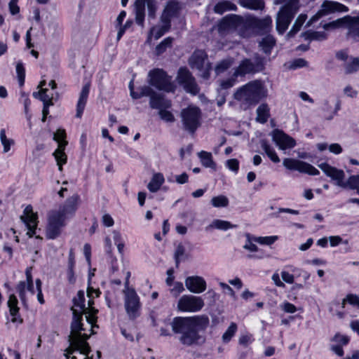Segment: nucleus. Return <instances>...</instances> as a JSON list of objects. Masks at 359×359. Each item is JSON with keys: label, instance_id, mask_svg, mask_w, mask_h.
I'll return each instance as SVG.
<instances>
[{"label": "nucleus", "instance_id": "11", "mask_svg": "<svg viewBox=\"0 0 359 359\" xmlns=\"http://www.w3.org/2000/svg\"><path fill=\"white\" fill-rule=\"evenodd\" d=\"M203 299L198 296L184 294L178 300L177 309L182 312H198L204 306Z\"/></svg>", "mask_w": 359, "mask_h": 359}, {"label": "nucleus", "instance_id": "47", "mask_svg": "<svg viewBox=\"0 0 359 359\" xmlns=\"http://www.w3.org/2000/svg\"><path fill=\"white\" fill-rule=\"evenodd\" d=\"M306 39L309 40H324L326 39V34L323 32H309L302 34Z\"/></svg>", "mask_w": 359, "mask_h": 359}, {"label": "nucleus", "instance_id": "60", "mask_svg": "<svg viewBox=\"0 0 359 359\" xmlns=\"http://www.w3.org/2000/svg\"><path fill=\"white\" fill-rule=\"evenodd\" d=\"M281 278L283 281L290 284L293 283L294 280V276L290 273L289 272L285 271L281 272Z\"/></svg>", "mask_w": 359, "mask_h": 359}, {"label": "nucleus", "instance_id": "51", "mask_svg": "<svg viewBox=\"0 0 359 359\" xmlns=\"http://www.w3.org/2000/svg\"><path fill=\"white\" fill-rule=\"evenodd\" d=\"M245 236H246V242H245V244L243 245V248L245 250H248L250 252H257L258 248L254 243L255 241L252 239L253 236H252L249 233H247Z\"/></svg>", "mask_w": 359, "mask_h": 359}, {"label": "nucleus", "instance_id": "62", "mask_svg": "<svg viewBox=\"0 0 359 359\" xmlns=\"http://www.w3.org/2000/svg\"><path fill=\"white\" fill-rule=\"evenodd\" d=\"M329 151L334 154H339L342 152V148L338 143L331 144L329 147Z\"/></svg>", "mask_w": 359, "mask_h": 359}, {"label": "nucleus", "instance_id": "52", "mask_svg": "<svg viewBox=\"0 0 359 359\" xmlns=\"http://www.w3.org/2000/svg\"><path fill=\"white\" fill-rule=\"evenodd\" d=\"M148 9V15L151 18H154L157 10L156 0H144Z\"/></svg>", "mask_w": 359, "mask_h": 359}, {"label": "nucleus", "instance_id": "35", "mask_svg": "<svg viewBox=\"0 0 359 359\" xmlns=\"http://www.w3.org/2000/svg\"><path fill=\"white\" fill-rule=\"evenodd\" d=\"M8 306L9 307L10 313L13 317L12 318V322H17L18 319L16 316L18 313L19 308L18 306V299L14 294L10 295L8 301Z\"/></svg>", "mask_w": 359, "mask_h": 359}, {"label": "nucleus", "instance_id": "9", "mask_svg": "<svg viewBox=\"0 0 359 359\" xmlns=\"http://www.w3.org/2000/svg\"><path fill=\"white\" fill-rule=\"evenodd\" d=\"M149 83L160 90L170 92L174 90V85L171 77L160 69H156L149 72Z\"/></svg>", "mask_w": 359, "mask_h": 359}, {"label": "nucleus", "instance_id": "59", "mask_svg": "<svg viewBox=\"0 0 359 359\" xmlns=\"http://www.w3.org/2000/svg\"><path fill=\"white\" fill-rule=\"evenodd\" d=\"M18 0H11L9 2V10L12 15H15L19 13L20 8L18 6Z\"/></svg>", "mask_w": 359, "mask_h": 359}, {"label": "nucleus", "instance_id": "14", "mask_svg": "<svg viewBox=\"0 0 359 359\" xmlns=\"http://www.w3.org/2000/svg\"><path fill=\"white\" fill-rule=\"evenodd\" d=\"M177 81L180 85L183 86L186 92L192 95L198 93L199 88L195 79L187 68H180L177 76Z\"/></svg>", "mask_w": 359, "mask_h": 359}, {"label": "nucleus", "instance_id": "16", "mask_svg": "<svg viewBox=\"0 0 359 359\" xmlns=\"http://www.w3.org/2000/svg\"><path fill=\"white\" fill-rule=\"evenodd\" d=\"M245 20L238 15H229L225 16L219 24V30L220 32L229 29H242L245 27Z\"/></svg>", "mask_w": 359, "mask_h": 359}, {"label": "nucleus", "instance_id": "23", "mask_svg": "<svg viewBox=\"0 0 359 359\" xmlns=\"http://www.w3.org/2000/svg\"><path fill=\"white\" fill-rule=\"evenodd\" d=\"M262 71V64L257 63L254 65L253 62L249 59L242 61L238 69L236 70L234 75H241L250 73H254Z\"/></svg>", "mask_w": 359, "mask_h": 359}, {"label": "nucleus", "instance_id": "27", "mask_svg": "<svg viewBox=\"0 0 359 359\" xmlns=\"http://www.w3.org/2000/svg\"><path fill=\"white\" fill-rule=\"evenodd\" d=\"M135 21L137 25L141 27L144 26V10H145V1L136 0L135 2Z\"/></svg>", "mask_w": 359, "mask_h": 359}, {"label": "nucleus", "instance_id": "53", "mask_svg": "<svg viewBox=\"0 0 359 359\" xmlns=\"http://www.w3.org/2000/svg\"><path fill=\"white\" fill-rule=\"evenodd\" d=\"M16 72L18 74L19 84L20 86H22L25 82V69L21 62H18L16 65Z\"/></svg>", "mask_w": 359, "mask_h": 359}, {"label": "nucleus", "instance_id": "33", "mask_svg": "<svg viewBox=\"0 0 359 359\" xmlns=\"http://www.w3.org/2000/svg\"><path fill=\"white\" fill-rule=\"evenodd\" d=\"M241 6L251 10H262L264 7V0H239Z\"/></svg>", "mask_w": 359, "mask_h": 359}, {"label": "nucleus", "instance_id": "44", "mask_svg": "<svg viewBox=\"0 0 359 359\" xmlns=\"http://www.w3.org/2000/svg\"><path fill=\"white\" fill-rule=\"evenodd\" d=\"M172 42V39L170 37H167L163 39L158 46H156L155 48V53L157 55H160L163 53L166 49L171 46Z\"/></svg>", "mask_w": 359, "mask_h": 359}, {"label": "nucleus", "instance_id": "38", "mask_svg": "<svg viewBox=\"0 0 359 359\" xmlns=\"http://www.w3.org/2000/svg\"><path fill=\"white\" fill-rule=\"evenodd\" d=\"M307 18L306 15L304 14H300L296 20L294 21V23L290 29V31L287 33L288 37L293 36L297 32H299L302 27L303 24L305 22Z\"/></svg>", "mask_w": 359, "mask_h": 359}, {"label": "nucleus", "instance_id": "46", "mask_svg": "<svg viewBox=\"0 0 359 359\" xmlns=\"http://www.w3.org/2000/svg\"><path fill=\"white\" fill-rule=\"evenodd\" d=\"M233 60L231 59H225L219 62L215 67V71L216 74H219L226 69H228L232 65Z\"/></svg>", "mask_w": 359, "mask_h": 359}, {"label": "nucleus", "instance_id": "61", "mask_svg": "<svg viewBox=\"0 0 359 359\" xmlns=\"http://www.w3.org/2000/svg\"><path fill=\"white\" fill-rule=\"evenodd\" d=\"M344 93L348 97L351 98L356 97L358 95V91L354 90L351 86H347L344 89Z\"/></svg>", "mask_w": 359, "mask_h": 359}, {"label": "nucleus", "instance_id": "24", "mask_svg": "<svg viewBox=\"0 0 359 359\" xmlns=\"http://www.w3.org/2000/svg\"><path fill=\"white\" fill-rule=\"evenodd\" d=\"M180 9L179 3L175 0H170L161 14V22H168L170 23L171 18L174 17Z\"/></svg>", "mask_w": 359, "mask_h": 359}, {"label": "nucleus", "instance_id": "15", "mask_svg": "<svg viewBox=\"0 0 359 359\" xmlns=\"http://www.w3.org/2000/svg\"><path fill=\"white\" fill-rule=\"evenodd\" d=\"M283 165L290 170H297L310 175L319 174V171L312 165L298 159L285 158L283 161Z\"/></svg>", "mask_w": 359, "mask_h": 359}, {"label": "nucleus", "instance_id": "48", "mask_svg": "<svg viewBox=\"0 0 359 359\" xmlns=\"http://www.w3.org/2000/svg\"><path fill=\"white\" fill-rule=\"evenodd\" d=\"M236 330L237 325L235 323H231L222 336L223 341L224 342L229 341L232 337L235 334Z\"/></svg>", "mask_w": 359, "mask_h": 359}, {"label": "nucleus", "instance_id": "31", "mask_svg": "<svg viewBox=\"0 0 359 359\" xmlns=\"http://www.w3.org/2000/svg\"><path fill=\"white\" fill-rule=\"evenodd\" d=\"M142 97L149 96L150 97L149 104L151 105V100H154L156 102H159L164 97L159 93H156L150 86H144L140 88Z\"/></svg>", "mask_w": 359, "mask_h": 359}, {"label": "nucleus", "instance_id": "29", "mask_svg": "<svg viewBox=\"0 0 359 359\" xmlns=\"http://www.w3.org/2000/svg\"><path fill=\"white\" fill-rule=\"evenodd\" d=\"M162 25L155 26L151 29L147 40L151 39V36H154L155 39H158L170 28V23L168 22H161Z\"/></svg>", "mask_w": 359, "mask_h": 359}, {"label": "nucleus", "instance_id": "3", "mask_svg": "<svg viewBox=\"0 0 359 359\" xmlns=\"http://www.w3.org/2000/svg\"><path fill=\"white\" fill-rule=\"evenodd\" d=\"M207 317H176L171 323L172 331L181 334L180 341L184 345L190 346L199 339L198 330L205 329L208 325Z\"/></svg>", "mask_w": 359, "mask_h": 359}, {"label": "nucleus", "instance_id": "39", "mask_svg": "<svg viewBox=\"0 0 359 359\" xmlns=\"http://www.w3.org/2000/svg\"><path fill=\"white\" fill-rule=\"evenodd\" d=\"M47 88H42L41 90H39L37 93H34L33 96L35 98L40 99L43 104H53V94H48Z\"/></svg>", "mask_w": 359, "mask_h": 359}, {"label": "nucleus", "instance_id": "28", "mask_svg": "<svg viewBox=\"0 0 359 359\" xmlns=\"http://www.w3.org/2000/svg\"><path fill=\"white\" fill-rule=\"evenodd\" d=\"M256 121L260 123H265L267 122L270 116V109L267 104H261L256 110Z\"/></svg>", "mask_w": 359, "mask_h": 359}, {"label": "nucleus", "instance_id": "34", "mask_svg": "<svg viewBox=\"0 0 359 359\" xmlns=\"http://www.w3.org/2000/svg\"><path fill=\"white\" fill-rule=\"evenodd\" d=\"M344 68L347 74H353L359 70V58L351 57L349 60L344 63Z\"/></svg>", "mask_w": 359, "mask_h": 359}, {"label": "nucleus", "instance_id": "4", "mask_svg": "<svg viewBox=\"0 0 359 359\" xmlns=\"http://www.w3.org/2000/svg\"><path fill=\"white\" fill-rule=\"evenodd\" d=\"M268 96V90L263 81L254 80L238 88L233 93V98L245 109L258 104Z\"/></svg>", "mask_w": 359, "mask_h": 359}, {"label": "nucleus", "instance_id": "55", "mask_svg": "<svg viewBox=\"0 0 359 359\" xmlns=\"http://www.w3.org/2000/svg\"><path fill=\"white\" fill-rule=\"evenodd\" d=\"M226 165L229 170L233 171L236 173L239 169V161L236 158H231L226 161Z\"/></svg>", "mask_w": 359, "mask_h": 359}, {"label": "nucleus", "instance_id": "50", "mask_svg": "<svg viewBox=\"0 0 359 359\" xmlns=\"http://www.w3.org/2000/svg\"><path fill=\"white\" fill-rule=\"evenodd\" d=\"M348 302L351 305L357 306L359 308V297L356 294H349L346 295V298H344L342 301V307L344 308L345 304Z\"/></svg>", "mask_w": 359, "mask_h": 359}, {"label": "nucleus", "instance_id": "40", "mask_svg": "<svg viewBox=\"0 0 359 359\" xmlns=\"http://www.w3.org/2000/svg\"><path fill=\"white\" fill-rule=\"evenodd\" d=\"M198 157L201 159V163L206 168H213L215 164L212 160L211 153L201 151L198 153Z\"/></svg>", "mask_w": 359, "mask_h": 359}, {"label": "nucleus", "instance_id": "8", "mask_svg": "<svg viewBox=\"0 0 359 359\" xmlns=\"http://www.w3.org/2000/svg\"><path fill=\"white\" fill-rule=\"evenodd\" d=\"M79 292H82L83 294V299L82 301V303L83 304V311H81L80 313H79V315H81V321L83 322V315L85 314L86 315V323H87V320H88V317H90V318H93L95 319V321L93 322V328L94 327H97L98 326L96 325V321H97V317L95 316V315L97 314V310L95 309V308H93L92 306V304L94 303L93 302V298L94 297L93 296V294H95V296L96 297H99V295L100 294V291L99 289H94L93 287H88V290H87V296L89 297V300H88V306H86L85 304V296H84V292L83 291H79L77 294H76V297H75L73 299V302H74V305L72 307V313L74 314V308H77L79 309L78 306H76V304H75V299H76L79 297Z\"/></svg>", "mask_w": 359, "mask_h": 359}, {"label": "nucleus", "instance_id": "18", "mask_svg": "<svg viewBox=\"0 0 359 359\" xmlns=\"http://www.w3.org/2000/svg\"><path fill=\"white\" fill-rule=\"evenodd\" d=\"M171 106L170 100L165 98H163L159 102H156L154 100H152L151 103L152 109L158 110V115L161 119L168 123H173L175 121L174 115L168 110Z\"/></svg>", "mask_w": 359, "mask_h": 359}, {"label": "nucleus", "instance_id": "54", "mask_svg": "<svg viewBox=\"0 0 359 359\" xmlns=\"http://www.w3.org/2000/svg\"><path fill=\"white\" fill-rule=\"evenodd\" d=\"M27 287V283H26L25 281H20L18 286L17 290L19 293V296L22 302H25V290Z\"/></svg>", "mask_w": 359, "mask_h": 359}, {"label": "nucleus", "instance_id": "64", "mask_svg": "<svg viewBox=\"0 0 359 359\" xmlns=\"http://www.w3.org/2000/svg\"><path fill=\"white\" fill-rule=\"evenodd\" d=\"M102 222L104 226L109 227L114 225L113 218L108 214H105L102 216Z\"/></svg>", "mask_w": 359, "mask_h": 359}, {"label": "nucleus", "instance_id": "45", "mask_svg": "<svg viewBox=\"0 0 359 359\" xmlns=\"http://www.w3.org/2000/svg\"><path fill=\"white\" fill-rule=\"evenodd\" d=\"M278 237L277 236L252 237L255 242L266 245H272L278 240Z\"/></svg>", "mask_w": 359, "mask_h": 359}, {"label": "nucleus", "instance_id": "17", "mask_svg": "<svg viewBox=\"0 0 359 359\" xmlns=\"http://www.w3.org/2000/svg\"><path fill=\"white\" fill-rule=\"evenodd\" d=\"M318 167L327 177L335 182L337 186L345 189L346 181H345V173L342 170L332 167L326 163L319 164Z\"/></svg>", "mask_w": 359, "mask_h": 359}, {"label": "nucleus", "instance_id": "7", "mask_svg": "<svg viewBox=\"0 0 359 359\" xmlns=\"http://www.w3.org/2000/svg\"><path fill=\"white\" fill-rule=\"evenodd\" d=\"M189 65L191 69L199 72V75L205 79L210 76L211 64L208 60V55L201 50H196L189 59Z\"/></svg>", "mask_w": 359, "mask_h": 359}, {"label": "nucleus", "instance_id": "12", "mask_svg": "<svg viewBox=\"0 0 359 359\" xmlns=\"http://www.w3.org/2000/svg\"><path fill=\"white\" fill-rule=\"evenodd\" d=\"M66 133L63 129H58L53 135V140L58 143L57 149L54 151L53 156L57 161L58 169L62 170V165L67 163V157L65 153V149L67 145L65 140Z\"/></svg>", "mask_w": 359, "mask_h": 359}, {"label": "nucleus", "instance_id": "25", "mask_svg": "<svg viewBox=\"0 0 359 359\" xmlns=\"http://www.w3.org/2000/svg\"><path fill=\"white\" fill-rule=\"evenodd\" d=\"M90 84L89 82L86 83L82 88L80 93L79 100L76 105V116L81 118L84 111L88 94L90 92Z\"/></svg>", "mask_w": 359, "mask_h": 359}, {"label": "nucleus", "instance_id": "6", "mask_svg": "<svg viewBox=\"0 0 359 359\" xmlns=\"http://www.w3.org/2000/svg\"><path fill=\"white\" fill-rule=\"evenodd\" d=\"M180 118L183 129L194 134L201 126V111L194 105H189L181 110Z\"/></svg>", "mask_w": 359, "mask_h": 359}, {"label": "nucleus", "instance_id": "13", "mask_svg": "<svg viewBox=\"0 0 359 359\" xmlns=\"http://www.w3.org/2000/svg\"><path fill=\"white\" fill-rule=\"evenodd\" d=\"M348 11V8L342 4L334 1L325 0L320 10L308 21L306 26H310L313 22L330 13L347 12Z\"/></svg>", "mask_w": 359, "mask_h": 359}, {"label": "nucleus", "instance_id": "37", "mask_svg": "<svg viewBox=\"0 0 359 359\" xmlns=\"http://www.w3.org/2000/svg\"><path fill=\"white\" fill-rule=\"evenodd\" d=\"M262 148L268 156V157L273 162V163H279L280 158L277 155L274 149L269 145L266 141H263L262 142Z\"/></svg>", "mask_w": 359, "mask_h": 359}, {"label": "nucleus", "instance_id": "20", "mask_svg": "<svg viewBox=\"0 0 359 359\" xmlns=\"http://www.w3.org/2000/svg\"><path fill=\"white\" fill-rule=\"evenodd\" d=\"M21 220L26 224L28 229L27 234L32 237L36 233V229L38 224L37 215L34 213L31 205H27L20 216Z\"/></svg>", "mask_w": 359, "mask_h": 359}, {"label": "nucleus", "instance_id": "5", "mask_svg": "<svg viewBox=\"0 0 359 359\" xmlns=\"http://www.w3.org/2000/svg\"><path fill=\"white\" fill-rule=\"evenodd\" d=\"M299 9V0H288L280 8L276 17V30L283 34L288 28L292 18Z\"/></svg>", "mask_w": 359, "mask_h": 359}, {"label": "nucleus", "instance_id": "41", "mask_svg": "<svg viewBox=\"0 0 359 359\" xmlns=\"http://www.w3.org/2000/svg\"><path fill=\"white\" fill-rule=\"evenodd\" d=\"M236 225L232 224L228 221H224L222 219H215L209 226V227H212L224 231H226L229 229L236 228Z\"/></svg>", "mask_w": 359, "mask_h": 359}, {"label": "nucleus", "instance_id": "32", "mask_svg": "<svg viewBox=\"0 0 359 359\" xmlns=\"http://www.w3.org/2000/svg\"><path fill=\"white\" fill-rule=\"evenodd\" d=\"M237 6L229 1H222L214 7V11L218 14H222L226 11H236Z\"/></svg>", "mask_w": 359, "mask_h": 359}, {"label": "nucleus", "instance_id": "49", "mask_svg": "<svg viewBox=\"0 0 359 359\" xmlns=\"http://www.w3.org/2000/svg\"><path fill=\"white\" fill-rule=\"evenodd\" d=\"M344 17L342 18L337 19V20L330 22L329 23H325L323 25V27L325 30L337 29L339 27H344Z\"/></svg>", "mask_w": 359, "mask_h": 359}, {"label": "nucleus", "instance_id": "1", "mask_svg": "<svg viewBox=\"0 0 359 359\" xmlns=\"http://www.w3.org/2000/svg\"><path fill=\"white\" fill-rule=\"evenodd\" d=\"M79 297L75 299L76 306L79 307L74 308V318L71 323V332L69 335V346L66 350L65 355L67 359H77L74 355H72L75 351H79L81 354L88 355L90 348L87 343L89 337L94 334L93 332V318L88 317L87 323L82 322L81 315H79L81 311H83V304L82 301L83 299V294L79 292Z\"/></svg>", "mask_w": 359, "mask_h": 359}, {"label": "nucleus", "instance_id": "19", "mask_svg": "<svg viewBox=\"0 0 359 359\" xmlns=\"http://www.w3.org/2000/svg\"><path fill=\"white\" fill-rule=\"evenodd\" d=\"M271 136L273 141L280 150L292 149L296 145V141L280 130H273Z\"/></svg>", "mask_w": 359, "mask_h": 359}, {"label": "nucleus", "instance_id": "26", "mask_svg": "<svg viewBox=\"0 0 359 359\" xmlns=\"http://www.w3.org/2000/svg\"><path fill=\"white\" fill-rule=\"evenodd\" d=\"M250 25L259 31L266 33L269 32L272 27V20L269 16H266L262 19L253 18L251 20Z\"/></svg>", "mask_w": 359, "mask_h": 359}, {"label": "nucleus", "instance_id": "56", "mask_svg": "<svg viewBox=\"0 0 359 359\" xmlns=\"http://www.w3.org/2000/svg\"><path fill=\"white\" fill-rule=\"evenodd\" d=\"M280 308L285 312L288 313H294L297 311L296 306L290 302H284L280 305Z\"/></svg>", "mask_w": 359, "mask_h": 359}, {"label": "nucleus", "instance_id": "36", "mask_svg": "<svg viewBox=\"0 0 359 359\" xmlns=\"http://www.w3.org/2000/svg\"><path fill=\"white\" fill-rule=\"evenodd\" d=\"M275 43V39L272 36L268 35L262 39L259 43V46L265 53L269 54Z\"/></svg>", "mask_w": 359, "mask_h": 359}, {"label": "nucleus", "instance_id": "21", "mask_svg": "<svg viewBox=\"0 0 359 359\" xmlns=\"http://www.w3.org/2000/svg\"><path fill=\"white\" fill-rule=\"evenodd\" d=\"M185 286L189 291L194 294H200L206 290L207 284L205 279L198 276H189L185 279Z\"/></svg>", "mask_w": 359, "mask_h": 359}, {"label": "nucleus", "instance_id": "22", "mask_svg": "<svg viewBox=\"0 0 359 359\" xmlns=\"http://www.w3.org/2000/svg\"><path fill=\"white\" fill-rule=\"evenodd\" d=\"M344 20V27L348 29V35L354 40L359 41V16L346 15Z\"/></svg>", "mask_w": 359, "mask_h": 359}, {"label": "nucleus", "instance_id": "10", "mask_svg": "<svg viewBox=\"0 0 359 359\" xmlns=\"http://www.w3.org/2000/svg\"><path fill=\"white\" fill-rule=\"evenodd\" d=\"M128 285V281L127 280L126 283V289L123 291L125 294V308L129 318L134 319L139 316L140 303L135 290L129 288Z\"/></svg>", "mask_w": 359, "mask_h": 359}, {"label": "nucleus", "instance_id": "30", "mask_svg": "<svg viewBox=\"0 0 359 359\" xmlns=\"http://www.w3.org/2000/svg\"><path fill=\"white\" fill-rule=\"evenodd\" d=\"M164 182L165 179L163 174L160 172L155 173L149 182L147 188L151 192H156L160 189Z\"/></svg>", "mask_w": 359, "mask_h": 359}, {"label": "nucleus", "instance_id": "42", "mask_svg": "<svg viewBox=\"0 0 359 359\" xmlns=\"http://www.w3.org/2000/svg\"><path fill=\"white\" fill-rule=\"evenodd\" d=\"M345 189L355 190L359 194V175H351L346 180Z\"/></svg>", "mask_w": 359, "mask_h": 359}, {"label": "nucleus", "instance_id": "63", "mask_svg": "<svg viewBox=\"0 0 359 359\" xmlns=\"http://www.w3.org/2000/svg\"><path fill=\"white\" fill-rule=\"evenodd\" d=\"M307 64L306 61L302 58L294 60L291 64V68L296 69L298 67H302L306 66Z\"/></svg>", "mask_w": 359, "mask_h": 359}, {"label": "nucleus", "instance_id": "58", "mask_svg": "<svg viewBox=\"0 0 359 359\" xmlns=\"http://www.w3.org/2000/svg\"><path fill=\"white\" fill-rule=\"evenodd\" d=\"M184 290V288L183 284L181 282H176L174 285L173 288L171 290V292L176 297Z\"/></svg>", "mask_w": 359, "mask_h": 359}, {"label": "nucleus", "instance_id": "57", "mask_svg": "<svg viewBox=\"0 0 359 359\" xmlns=\"http://www.w3.org/2000/svg\"><path fill=\"white\" fill-rule=\"evenodd\" d=\"M184 254V248L182 245H178L175 252V259L176 266H178L180 259Z\"/></svg>", "mask_w": 359, "mask_h": 359}, {"label": "nucleus", "instance_id": "2", "mask_svg": "<svg viewBox=\"0 0 359 359\" xmlns=\"http://www.w3.org/2000/svg\"><path fill=\"white\" fill-rule=\"evenodd\" d=\"M79 200V195L74 194L67 198L64 205L48 212L46 229L47 238L55 239L60 235L62 229L66 225L67 219L76 210Z\"/></svg>", "mask_w": 359, "mask_h": 359}, {"label": "nucleus", "instance_id": "43", "mask_svg": "<svg viewBox=\"0 0 359 359\" xmlns=\"http://www.w3.org/2000/svg\"><path fill=\"white\" fill-rule=\"evenodd\" d=\"M211 203L215 208H224L229 205V199L224 195H219L213 197Z\"/></svg>", "mask_w": 359, "mask_h": 359}]
</instances>
